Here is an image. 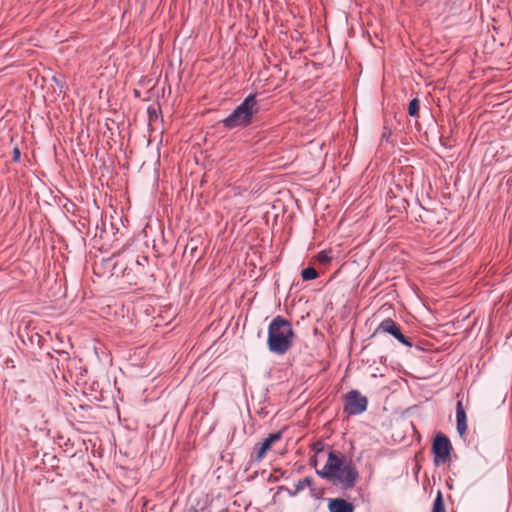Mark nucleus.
<instances>
[{
	"label": "nucleus",
	"mask_w": 512,
	"mask_h": 512,
	"mask_svg": "<svg viewBox=\"0 0 512 512\" xmlns=\"http://www.w3.org/2000/svg\"><path fill=\"white\" fill-rule=\"evenodd\" d=\"M316 472L321 478L337 483L345 490L354 488L359 479V472L352 462L334 451L328 453L324 467Z\"/></svg>",
	"instance_id": "obj_1"
},
{
	"label": "nucleus",
	"mask_w": 512,
	"mask_h": 512,
	"mask_svg": "<svg viewBox=\"0 0 512 512\" xmlns=\"http://www.w3.org/2000/svg\"><path fill=\"white\" fill-rule=\"evenodd\" d=\"M293 337L294 332L291 323L281 316H277L268 327V348L275 354L283 355L292 346Z\"/></svg>",
	"instance_id": "obj_2"
},
{
	"label": "nucleus",
	"mask_w": 512,
	"mask_h": 512,
	"mask_svg": "<svg viewBox=\"0 0 512 512\" xmlns=\"http://www.w3.org/2000/svg\"><path fill=\"white\" fill-rule=\"evenodd\" d=\"M257 111L256 96L250 94L232 111V113L222 120V124L227 129L246 127L252 122L253 115L257 113Z\"/></svg>",
	"instance_id": "obj_3"
},
{
	"label": "nucleus",
	"mask_w": 512,
	"mask_h": 512,
	"mask_svg": "<svg viewBox=\"0 0 512 512\" xmlns=\"http://www.w3.org/2000/svg\"><path fill=\"white\" fill-rule=\"evenodd\" d=\"M123 276L129 284L138 285L145 278L153 277L149 268V258L145 255L133 257L123 269Z\"/></svg>",
	"instance_id": "obj_4"
},
{
	"label": "nucleus",
	"mask_w": 512,
	"mask_h": 512,
	"mask_svg": "<svg viewBox=\"0 0 512 512\" xmlns=\"http://www.w3.org/2000/svg\"><path fill=\"white\" fill-rule=\"evenodd\" d=\"M452 449V444L447 436L444 434L436 435L432 444L434 464L440 465L449 461Z\"/></svg>",
	"instance_id": "obj_5"
},
{
	"label": "nucleus",
	"mask_w": 512,
	"mask_h": 512,
	"mask_svg": "<svg viewBox=\"0 0 512 512\" xmlns=\"http://www.w3.org/2000/svg\"><path fill=\"white\" fill-rule=\"evenodd\" d=\"M368 400L357 390H352L346 394L344 411L349 415H359L366 411Z\"/></svg>",
	"instance_id": "obj_6"
},
{
	"label": "nucleus",
	"mask_w": 512,
	"mask_h": 512,
	"mask_svg": "<svg viewBox=\"0 0 512 512\" xmlns=\"http://www.w3.org/2000/svg\"><path fill=\"white\" fill-rule=\"evenodd\" d=\"M166 81L161 82L157 80L151 86L147 87L145 91L141 89H134V96L142 101H151L164 96Z\"/></svg>",
	"instance_id": "obj_7"
},
{
	"label": "nucleus",
	"mask_w": 512,
	"mask_h": 512,
	"mask_svg": "<svg viewBox=\"0 0 512 512\" xmlns=\"http://www.w3.org/2000/svg\"><path fill=\"white\" fill-rule=\"evenodd\" d=\"M376 332H384L392 335L400 343L411 347L412 343L402 334L398 325L390 318L384 319L378 326Z\"/></svg>",
	"instance_id": "obj_8"
},
{
	"label": "nucleus",
	"mask_w": 512,
	"mask_h": 512,
	"mask_svg": "<svg viewBox=\"0 0 512 512\" xmlns=\"http://www.w3.org/2000/svg\"><path fill=\"white\" fill-rule=\"evenodd\" d=\"M282 438V432L277 431L275 433L269 434L267 438H265L261 443H257L254 446V452H255V460L261 461L268 450L271 449L272 445L279 441Z\"/></svg>",
	"instance_id": "obj_9"
},
{
	"label": "nucleus",
	"mask_w": 512,
	"mask_h": 512,
	"mask_svg": "<svg viewBox=\"0 0 512 512\" xmlns=\"http://www.w3.org/2000/svg\"><path fill=\"white\" fill-rule=\"evenodd\" d=\"M354 505L342 498H333L328 502L329 512H354Z\"/></svg>",
	"instance_id": "obj_10"
},
{
	"label": "nucleus",
	"mask_w": 512,
	"mask_h": 512,
	"mask_svg": "<svg viewBox=\"0 0 512 512\" xmlns=\"http://www.w3.org/2000/svg\"><path fill=\"white\" fill-rule=\"evenodd\" d=\"M456 421L457 431L460 437H463L467 430V416L461 401H458L456 405Z\"/></svg>",
	"instance_id": "obj_11"
},
{
	"label": "nucleus",
	"mask_w": 512,
	"mask_h": 512,
	"mask_svg": "<svg viewBox=\"0 0 512 512\" xmlns=\"http://www.w3.org/2000/svg\"><path fill=\"white\" fill-rule=\"evenodd\" d=\"M148 125L153 126L161 118V109L159 105H150L147 108Z\"/></svg>",
	"instance_id": "obj_12"
},
{
	"label": "nucleus",
	"mask_w": 512,
	"mask_h": 512,
	"mask_svg": "<svg viewBox=\"0 0 512 512\" xmlns=\"http://www.w3.org/2000/svg\"><path fill=\"white\" fill-rule=\"evenodd\" d=\"M313 485V479L310 477H305L301 480H299L295 485V490L293 492H290V495L295 496L300 491L304 490L307 487H311Z\"/></svg>",
	"instance_id": "obj_13"
},
{
	"label": "nucleus",
	"mask_w": 512,
	"mask_h": 512,
	"mask_svg": "<svg viewBox=\"0 0 512 512\" xmlns=\"http://www.w3.org/2000/svg\"><path fill=\"white\" fill-rule=\"evenodd\" d=\"M317 261L320 263V264H323V265H327L330 263V261L332 260V250L330 249H325V250H322L320 251L318 254H317Z\"/></svg>",
	"instance_id": "obj_14"
},
{
	"label": "nucleus",
	"mask_w": 512,
	"mask_h": 512,
	"mask_svg": "<svg viewBox=\"0 0 512 512\" xmlns=\"http://www.w3.org/2000/svg\"><path fill=\"white\" fill-rule=\"evenodd\" d=\"M432 512H446L442 494L439 491L433 503Z\"/></svg>",
	"instance_id": "obj_15"
},
{
	"label": "nucleus",
	"mask_w": 512,
	"mask_h": 512,
	"mask_svg": "<svg viewBox=\"0 0 512 512\" xmlns=\"http://www.w3.org/2000/svg\"><path fill=\"white\" fill-rule=\"evenodd\" d=\"M420 109V102L417 98H414L410 101L408 107V113L412 117H417Z\"/></svg>",
	"instance_id": "obj_16"
},
{
	"label": "nucleus",
	"mask_w": 512,
	"mask_h": 512,
	"mask_svg": "<svg viewBox=\"0 0 512 512\" xmlns=\"http://www.w3.org/2000/svg\"><path fill=\"white\" fill-rule=\"evenodd\" d=\"M317 275V271L312 267L303 269L301 273L302 279L305 281L313 280L317 277Z\"/></svg>",
	"instance_id": "obj_17"
},
{
	"label": "nucleus",
	"mask_w": 512,
	"mask_h": 512,
	"mask_svg": "<svg viewBox=\"0 0 512 512\" xmlns=\"http://www.w3.org/2000/svg\"><path fill=\"white\" fill-rule=\"evenodd\" d=\"M20 156H21V153H20V149L18 147H15L13 149V161L14 162H18L20 160Z\"/></svg>",
	"instance_id": "obj_18"
},
{
	"label": "nucleus",
	"mask_w": 512,
	"mask_h": 512,
	"mask_svg": "<svg viewBox=\"0 0 512 512\" xmlns=\"http://www.w3.org/2000/svg\"><path fill=\"white\" fill-rule=\"evenodd\" d=\"M150 83H152V79H149V80L147 81V84H150Z\"/></svg>",
	"instance_id": "obj_19"
},
{
	"label": "nucleus",
	"mask_w": 512,
	"mask_h": 512,
	"mask_svg": "<svg viewBox=\"0 0 512 512\" xmlns=\"http://www.w3.org/2000/svg\"><path fill=\"white\" fill-rule=\"evenodd\" d=\"M140 86H144L145 85V82H140L139 84Z\"/></svg>",
	"instance_id": "obj_20"
},
{
	"label": "nucleus",
	"mask_w": 512,
	"mask_h": 512,
	"mask_svg": "<svg viewBox=\"0 0 512 512\" xmlns=\"http://www.w3.org/2000/svg\"><path fill=\"white\" fill-rule=\"evenodd\" d=\"M220 512H228L227 509H222Z\"/></svg>",
	"instance_id": "obj_21"
}]
</instances>
